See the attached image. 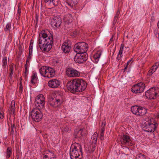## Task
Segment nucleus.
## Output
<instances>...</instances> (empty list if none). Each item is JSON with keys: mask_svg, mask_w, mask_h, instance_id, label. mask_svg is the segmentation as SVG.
<instances>
[{"mask_svg": "<svg viewBox=\"0 0 159 159\" xmlns=\"http://www.w3.org/2000/svg\"><path fill=\"white\" fill-rule=\"evenodd\" d=\"M47 73H46L44 77L50 78L53 77L55 74L54 69L48 66H47Z\"/></svg>", "mask_w": 159, "mask_h": 159, "instance_id": "nucleus-11", "label": "nucleus"}, {"mask_svg": "<svg viewBox=\"0 0 159 159\" xmlns=\"http://www.w3.org/2000/svg\"><path fill=\"white\" fill-rule=\"evenodd\" d=\"M66 73L67 76L70 77H76L80 75V72L72 68L67 69Z\"/></svg>", "mask_w": 159, "mask_h": 159, "instance_id": "nucleus-9", "label": "nucleus"}, {"mask_svg": "<svg viewBox=\"0 0 159 159\" xmlns=\"http://www.w3.org/2000/svg\"><path fill=\"white\" fill-rule=\"evenodd\" d=\"M33 44L32 43L31 44V42H30L29 48V53L31 54H32L33 51Z\"/></svg>", "mask_w": 159, "mask_h": 159, "instance_id": "nucleus-34", "label": "nucleus"}, {"mask_svg": "<svg viewBox=\"0 0 159 159\" xmlns=\"http://www.w3.org/2000/svg\"><path fill=\"white\" fill-rule=\"evenodd\" d=\"M67 16H68V17L69 18V20L70 19L71 20L72 19H74V18L72 17V15L71 14H68L67 15Z\"/></svg>", "mask_w": 159, "mask_h": 159, "instance_id": "nucleus-49", "label": "nucleus"}, {"mask_svg": "<svg viewBox=\"0 0 159 159\" xmlns=\"http://www.w3.org/2000/svg\"><path fill=\"white\" fill-rule=\"evenodd\" d=\"M55 102H57L56 104L57 106L58 105V102H60V100L59 99H57L56 98Z\"/></svg>", "mask_w": 159, "mask_h": 159, "instance_id": "nucleus-54", "label": "nucleus"}, {"mask_svg": "<svg viewBox=\"0 0 159 159\" xmlns=\"http://www.w3.org/2000/svg\"><path fill=\"white\" fill-rule=\"evenodd\" d=\"M157 68V67L156 66H152L151 69V70H150V71L151 70L150 72L151 73V75L156 71Z\"/></svg>", "mask_w": 159, "mask_h": 159, "instance_id": "nucleus-33", "label": "nucleus"}, {"mask_svg": "<svg viewBox=\"0 0 159 159\" xmlns=\"http://www.w3.org/2000/svg\"><path fill=\"white\" fill-rule=\"evenodd\" d=\"M136 159H146V158L144 155L140 153L137 155L136 157Z\"/></svg>", "mask_w": 159, "mask_h": 159, "instance_id": "nucleus-30", "label": "nucleus"}, {"mask_svg": "<svg viewBox=\"0 0 159 159\" xmlns=\"http://www.w3.org/2000/svg\"><path fill=\"white\" fill-rule=\"evenodd\" d=\"M59 0H52L51 3L52 2L54 6H57L59 4Z\"/></svg>", "mask_w": 159, "mask_h": 159, "instance_id": "nucleus-31", "label": "nucleus"}, {"mask_svg": "<svg viewBox=\"0 0 159 159\" xmlns=\"http://www.w3.org/2000/svg\"><path fill=\"white\" fill-rule=\"evenodd\" d=\"M48 155H45L44 157H43V158H48Z\"/></svg>", "mask_w": 159, "mask_h": 159, "instance_id": "nucleus-64", "label": "nucleus"}, {"mask_svg": "<svg viewBox=\"0 0 159 159\" xmlns=\"http://www.w3.org/2000/svg\"><path fill=\"white\" fill-rule=\"evenodd\" d=\"M139 108V107L137 106H133L131 108V111L132 112L133 114L137 115Z\"/></svg>", "mask_w": 159, "mask_h": 159, "instance_id": "nucleus-25", "label": "nucleus"}, {"mask_svg": "<svg viewBox=\"0 0 159 159\" xmlns=\"http://www.w3.org/2000/svg\"><path fill=\"white\" fill-rule=\"evenodd\" d=\"M119 55H119V53H118V56H117V59L118 60H119L120 59L121 57H122V56L119 57Z\"/></svg>", "mask_w": 159, "mask_h": 159, "instance_id": "nucleus-57", "label": "nucleus"}, {"mask_svg": "<svg viewBox=\"0 0 159 159\" xmlns=\"http://www.w3.org/2000/svg\"><path fill=\"white\" fill-rule=\"evenodd\" d=\"M113 36L112 35V37L110 39V42L109 43H110V42H112V41H113Z\"/></svg>", "mask_w": 159, "mask_h": 159, "instance_id": "nucleus-61", "label": "nucleus"}, {"mask_svg": "<svg viewBox=\"0 0 159 159\" xmlns=\"http://www.w3.org/2000/svg\"><path fill=\"white\" fill-rule=\"evenodd\" d=\"M38 79V78L37 77L36 73H33V75L31 76V83L34 84H35V81H37Z\"/></svg>", "mask_w": 159, "mask_h": 159, "instance_id": "nucleus-27", "label": "nucleus"}, {"mask_svg": "<svg viewBox=\"0 0 159 159\" xmlns=\"http://www.w3.org/2000/svg\"><path fill=\"white\" fill-rule=\"evenodd\" d=\"M120 10L119 9H118L115 15V16L114 17V20H115L116 19H118V16L119 15L120 13Z\"/></svg>", "mask_w": 159, "mask_h": 159, "instance_id": "nucleus-36", "label": "nucleus"}, {"mask_svg": "<svg viewBox=\"0 0 159 159\" xmlns=\"http://www.w3.org/2000/svg\"><path fill=\"white\" fill-rule=\"evenodd\" d=\"M63 130L64 131L69 132L70 131V129L68 127L66 126L64 128Z\"/></svg>", "mask_w": 159, "mask_h": 159, "instance_id": "nucleus-44", "label": "nucleus"}, {"mask_svg": "<svg viewBox=\"0 0 159 159\" xmlns=\"http://www.w3.org/2000/svg\"><path fill=\"white\" fill-rule=\"evenodd\" d=\"M104 133L100 132V139L101 140H103L104 139Z\"/></svg>", "mask_w": 159, "mask_h": 159, "instance_id": "nucleus-45", "label": "nucleus"}, {"mask_svg": "<svg viewBox=\"0 0 159 159\" xmlns=\"http://www.w3.org/2000/svg\"><path fill=\"white\" fill-rule=\"evenodd\" d=\"M66 3L69 6L71 7H74V6H75V4H74L73 3H70V0H67V1L66 2Z\"/></svg>", "mask_w": 159, "mask_h": 159, "instance_id": "nucleus-32", "label": "nucleus"}, {"mask_svg": "<svg viewBox=\"0 0 159 159\" xmlns=\"http://www.w3.org/2000/svg\"><path fill=\"white\" fill-rule=\"evenodd\" d=\"M124 48V45L123 44H122L121 45V47L119 50V52L118 53L119 55H121L122 52H123V49Z\"/></svg>", "mask_w": 159, "mask_h": 159, "instance_id": "nucleus-35", "label": "nucleus"}, {"mask_svg": "<svg viewBox=\"0 0 159 159\" xmlns=\"http://www.w3.org/2000/svg\"><path fill=\"white\" fill-rule=\"evenodd\" d=\"M69 21V20H65V21H64L65 25H66L67 24H69V22H68V21Z\"/></svg>", "mask_w": 159, "mask_h": 159, "instance_id": "nucleus-56", "label": "nucleus"}, {"mask_svg": "<svg viewBox=\"0 0 159 159\" xmlns=\"http://www.w3.org/2000/svg\"><path fill=\"white\" fill-rule=\"evenodd\" d=\"M37 108H34L31 111L30 116L33 121L38 122L41 120L43 117L42 113L41 110H37Z\"/></svg>", "mask_w": 159, "mask_h": 159, "instance_id": "nucleus-4", "label": "nucleus"}, {"mask_svg": "<svg viewBox=\"0 0 159 159\" xmlns=\"http://www.w3.org/2000/svg\"><path fill=\"white\" fill-rule=\"evenodd\" d=\"M49 86L52 88H57L60 84V82L56 79L52 80H49L48 83Z\"/></svg>", "mask_w": 159, "mask_h": 159, "instance_id": "nucleus-12", "label": "nucleus"}, {"mask_svg": "<svg viewBox=\"0 0 159 159\" xmlns=\"http://www.w3.org/2000/svg\"><path fill=\"white\" fill-rule=\"evenodd\" d=\"M53 20H59L61 19L60 17L59 16H54L53 18Z\"/></svg>", "mask_w": 159, "mask_h": 159, "instance_id": "nucleus-43", "label": "nucleus"}, {"mask_svg": "<svg viewBox=\"0 0 159 159\" xmlns=\"http://www.w3.org/2000/svg\"><path fill=\"white\" fill-rule=\"evenodd\" d=\"M128 66H127V65L125 67V68H124V71H125L127 69V67H128Z\"/></svg>", "mask_w": 159, "mask_h": 159, "instance_id": "nucleus-60", "label": "nucleus"}, {"mask_svg": "<svg viewBox=\"0 0 159 159\" xmlns=\"http://www.w3.org/2000/svg\"><path fill=\"white\" fill-rule=\"evenodd\" d=\"M52 0H45V3L48 2L49 4L51 3V2Z\"/></svg>", "mask_w": 159, "mask_h": 159, "instance_id": "nucleus-53", "label": "nucleus"}, {"mask_svg": "<svg viewBox=\"0 0 159 159\" xmlns=\"http://www.w3.org/2000/svg\"><path fill=\"white\" fill-rule=\"evenodd\" d=\"M145 87L144 83L140 82L134 85L132 87L131 91L135 93H140L143 91Z\"/></svg>", "mask_w": 159, "mask_h": 159, "instance_id": "nucleus-6", "label": "nucleus"}, {"mask_svg": "<svg viewBox=\"0 0 159 159\" xmlns=\"http://www.w3.org/2000/svg\"><path fill=\"white\" fill-rule=\"evenodd\" d=\"M15 101H12L11 104V106L10 108L8 110V111L9 112L10 116L11 115H15Z\"/></svg>", "mask_w": 159, "mask_h": 159, "instance_id": "nucleus-18", "label": "nucleus"}, {"mask_svg": "<svg viewBox=\"0 0 159 159\" xmlns=\"http://www.w3.org/2000/svg\"><path fill=\"white\" fill-rule=\"evenodd\" d=\"M32 64L33 65H35L37 64L38 62L36 59L35 58H33L32 61Z\"/></svg>", "mask_w": 159, "mask_h": 159, "instance_id": "nucleus-38", "label": "nucleus"}, {"mask_svg": "<svg viewBox=\"0 0 159 159\" xmlns=\"http://www.w3.org/2000/svg\"><path fill=\"white\" fill-rule=\"evenodd\" d=\"M55 100L56 98L52 97L49 98L48 101V104L52 107H56L57 106V102H55Z\"/></svg>", "mask_w": 159, "mask_h": 159, "instance_id": "nucleus-21", "label": "nucleus"}, {"mask_svg": "<svg viewBox=\"0 0 159 159\" xmlns=\"http://www.w3.org/2000/svg\"><path fill=\"white\" fill-rule=\"evenodd\" d=\"M11 27V24H7L6 25V30H10V28Z\"/></svg>", "mask_w": 159, "mask_h": 159, "instance_id": "nucleus-41", "label": "nucleus"}, {"mask_svg": "<svg viewBox=\"0 0 159 159\" xmlns=\"http://www.w3.org/2000/svg\"><path fill=\"white\" fill-rule=\"evenodd\" d=\"M83 129H80L79 130H75L74 133V135L75 138L76 139L79 138L81 139L82 137L84 136L85 134L84 131Z\"/></svg>", "mask_w": 159, "mask_h": 159, "instance_id": "nucleus-13", "label": "nucleus"}, {"mask_svg": "<svg viewBox=\"0 0 159 159\" xmlns=\"http://www.w3.org/2000/svg\"><path fill=\"white\" fill-rule=\"evenodd\" d=\"M27 65H28L27 63V61H26V63L25 64V69H26V70H27Z\"/></svg>", "mask_w": 159, "mask_h": 159, "instance_id": "nucleus-59", "label": "nucleus"}, {"mask_svg": "<svg viewBox=\"0 0 159 159\" xmlns=\"http://www.w3.org/2000/svg\"><path fill=\"white\" fill-rule=\"evenodd\" d=\"M2 110H3V108L2 107H0V112H3V111H2Z\"/></svg>", "mask_w": 159, "mask_h": 159, "instance_id": "nucleus-62", "label": "nucleus"}, {"mask_svg": "<svg viewBox=\"0 0 159 159\" xmlns=\"http://www.w3.org/2000/svg\"><path fill=\"white\" fill-rule=\"evenodd\" d=\"M70 48V46L66 43H64L61 46V49L63 52L65 53L69 52Z\"/></svg>", "mask_w": 159, "mask_h": 159, "instance_id": "nucleus-19", "label": "nucleus"}, {"mask_svg": "<svg viewBox=\"0 0 159 159\" xmlns=\"http://www.w3.org/2000/svg\"><path fill=\"white\" fill-rule=\"evenodd\" d=\"M144 125L143 127L144 130L149 132H153L156 129L157 126L156 125H157V124H153L151 123V119L148 120L145 122Z\"/></svg>", "mask_w": 159, "mask_h": 159, "instance_id": "nucleus-5", "label": "nucleus"}, {"mask_svg": "<svg viewBox=\"0 0 159 159\" xmlns=\"http://www.w3.org/2000/svg\"><path fill=\"white\" fill-rule=\"evenodd\" d=\"M61 23V20H54L51 21V24L52 27L55 26L56 27H58L60 26Z\"/></svg>", "mask_w": 159, "mask_h": 159, "instance_id": "nucleus-23", "label": "nucleus"}, {"mask_svg": "<svg viewBox=\"0 0 159 159\" xmlns=\"http://www.w3.org/2000/svg\"><path fill=\"white\" fill-rule=\"evenodd\" d=\"M71 150H79L80 153L82 154V148L80 144L78 143H74L72 144L70 147V149Z\"/></svg>", "mask_w": 159, "mask_h": 159, "instance_id": "nucleus-15", "label": "nucleus"}, {"mask_svg": "<svg viewBox=\"0 0 159 159\" xmlns=\"http://www.w3.org/2000/svg\"><path fill=\"white\" fill-rule=\"evenodd\" d=\"M73 34L74 35V36H75L77 35L78 33L76 30H75L73 32Z\"/></svg>", "mask_w": 159, "mask_h": 159, "instance_id": "nucleus-51", "label": "nucleus"}, {"mask_svg": "<svg viewBox=\"0 0 159 159\" xmlns=\"http://www.w3.org/2000/svg\"><path fill=\"white\" fill-rule=\"evenodd\" d=\"M97 138H94L93 139V140L94 141V143L90 145V148H91V152H93L94 151L95 149V147L97 146Z\"/></svg>", "mask_w": 159, "mask_h": 159, "instance_id": "nucleus-26", "label": "nucleus"}, {"mask_svg": "<svg viewBox=\"0 0 159 159\" xmlns=\"http://www.w3.org/2000/svg\"><path fill=\"white\" fill-rule=\"evenodd\" d=\"M105 125V124L104 126L100 130V132L104 133V132L105 130V128L104 127Z\"/></svg>", "mask_w": 159, "mask_h": 159, "instance_id": "nucleus-48", "label": "nucleus"}, {"mask_svg": "<svg viewBox=\"0 0 159 159\" xmlns=\"http://www.w3.org/2000/svg\"><path fill=\"white\" fill-rule=\"evenodd\" d=\"M80 150H75L74 151L71 150V149L70 150V154L71 159H73V157H74L75 159L78 158L80 156Z\"/></svg>", "mask_w": 159, "mask_h": 159, "instance_id": "nucleus-16", "label": "nucleus"}, {"mask_svg": "<svg viewBox=\"0 0 159 159\" xmlns=\"http://www.w3.org/2000/svg\"><path fill=\"white\" fill-rule=\"evenodd\" d=\"M11 129H15V131L16 130V128L15 127V124H11Z\"/></svg>", "mask_w": 159, "mask_h": 159, "instance_id": "nucleus-47", "label": "nucleus"}, {"mask_svg": "<svg viewBox=\"0 0 159 159\" xmlns=\"http://www.w3.org/2000/svg\"><path fill=\"white\" fill-rule=\"evenodd\" d=\"M132 59H131L129 61H128L127 62V64H126V65L127 66H128L130 62H131V61H132L133 62V61H132Z\"/></svg>", "mask_w": 159, "mask_h": 159, "instance_id": "nucleus-55", "label": "nucleus"}, {"mask_svg": "<svg viewBox=\"0 0 159 159\" xmlns=\"http://www.w3.org/2000/svg\"><path fill=\"white\" fill-rule=\"evenodd\" d=\"M48 37V34L45 30H43L39 34V46L40 44L46 43V38Z\"/></svg>", "mask_w": 159, "mask_h": 159, "instance_id": "nucleus-10", "label": "nucleus"}, {"mask_svg": "<svg viewBox=\"0 0 159 159\" xmlns=\"http://www.w3.org/2000/svg\"><path fill=\"white\" fill-rule=\"evenodd\" d=\"M32 56V54L29 53V55L26 59L27 63L29 62V61L30 60Z\"/></svg>", "mask_w": 159, "mask_h": 159, "instance_id": "nucleus-39", "label": "nucleus"}, {"mask_svg": "<svg viewBox=\"0 0 159 159\" xmlns=\"http://www.w3.org/2000/svg\"><path fill=\"white\" fill-rule=\"evenodd\" d=\"M13 67H12V68L10 67V71L11 72L9 75V77H10L11 78V75L13 74Z\"/></svg>", "mask_w": 159, "mask_h": 159, "instance_id": "nucleus-40", "label": "nucleus"}, {"mask_svg": "<svg viewBox=\"0 0 159 159\" xmlns=\"http://www.w3.org/2000/svg\"><path fill=\"white\" fill-rule=\"evenodd\" d=\"M159 66V63H155V65H154L153 66H156L157 67V68Z\"/></svg>", "mask_w": 159, "mask_h": 159, "instance_id": "nucleus-58", "label": "nucleus"}, {"mask_svg": "<svg viewBox=\"0 0 159 159\" xmlns=\"http://www.w3.org/2000/svg\"><path fill=\"white\" fill-rule=\"evenodd\" d=\"M120 141L122 144H125L127 143L130 142L131 140L129 136L124 134L121 137Z\"/></svg>", "mask_w": 159, "mask_h": 159, "instance_id": "nucleus-17", "label": "nucleus"}, {"mask_svg": "<svg viewBox=\"0 0 159 159\" xmlns=\"http://www.w3.org/2000/svg\"><path fill=\"white\" fill-rule=\"evenodd\" d=\"M21 13V8H20V6H18V11H17V14H18V15H20V13Z\"/></svg>", "mask_w": 159, "mask_h": 159, "instance_id": "nucleus-46", "label": "nucleus"}, {"mask_svg": "<svg viewBox=\"0 0 159 159\" xmlns=\"http://www.w3.org/2000/svg\"><path fill=\"white\" fill-rule=\"evenodd\" d=\"M4 117L3 112H0V119H2Z\"/></svg>", "mask_w": 159, "mask_h": 159, "instance_id": "nucleus-52", "label": "nucleus"}, {"mask_svg": "<svg viewBox=\"0 0 159 159\" xmlns=\"http://www.w3.org/2000/svg\"><path fill=\"white\" fill-rule=\"evenodd\" d=\"M70 3H73L74 4H75V5L76 4V3H75L73 1V0H70Z\"/></svg>", "mask_w": 159, "mask_h": 159, "instance_id": "nucleus-63", "label": "nucleus"}, {"mask_svg": "<svg viewBox=\"0 0 159 159\" xmlns=\"http://www.w3.org/2000/svg\"><path fill=\"white\" fill-rule=\"evenodd\" d=\"M87 84L82 79L75 78L69 81L66 86L72 93L82 92L86 89Z\"/></svg>", "mask_w": 159, "mask_h": 159, "instance_id": "nucleus-1", "label": "nucleus"}, {"mask_svg": "<svg viewBox=\"0 0 159 159\" xmlns=\"http://www.w3.org/2000/svg\"><path fill=\"white\" fill-rule=\"evenodd\" d=\"M88 48V44L83 42H80L76 43L74 45V50L77 54L86 53Z\"/></svg>", "mask_w": 159, "mask_h": 159, "instance_id": "nucleus-2", "label": "nucleus"}, {"mask_svg": "<svg viewBox=\"0 0 159 159\" xmlns=\"http://www.w3.org/2000/svg\"><path fill=\"white\" fill-rule=\"evenodd\" d=\"M147 113V110L145 108H142L141 107H140L139 109V111L137 115L139 116H142L145 115Z\"/></svg>", "mask_w": 159, "mask_h": 159, "instance_id": "nucleus-20", "label": "nucleus"}, {"mask_svg": "<svg viewBox=\"0 0 159 159\" xmlns=\"http://www.w3.org/2000/svg\"><path fill=\"white\" fill-rule=\"evenodd\" d=\"M101 54V52H98L97 53L95 54L94 55V58L95 59V62L96 63H97L98 62L99 58H100Z\"/></svg>", "mask_w": 159, "mask_h": 159, "instance_id": "nucleus-28", "label": "nucleus"}, {"mask_svg": "<svg viewBox=\"0 0 159 159\" xmlns=\"http://www.w3.org/2000/svg\"><path fill=\"white\" fill-rule=\"evenodd\" d=\"M3 66H5L7 64V57H4L3 59Z\"/></svg>", "mask_w": 159, "mask_h": 159, "instance_id": "nucleus-37", "label": "nucleus"}, {"mask_svg": "<svg viewBox=\"0 0 159 159\" xmlns=\"http://www.w3.org/2000/svg\"><path fill=\"white\" fill-rule=\"evenodd\" d=\"M15 131V129H11V132L10 133V134L11 135L12 137H13V135L14 134V131Z\"/></svg>", "mask_w": 159, "mask_h": 159, "instance_id": "nucleus-50", "label": "nucleus"}, {"mask_svg": "<svg viewBox=\"0 0 159 159\" xmlns=\"http://www.w3.org/2000/svg\"><path fill=\"white\" fill-rule=\"evenodd\" d=\"M11 154V149L9 148H8L7 150V156L6 157L7 158H9Z\"/></svg>", "mask_w": 159, "mask_h": 159, "instance_id": "nucleus-29", "label": "nucleus"}, {"mask_svg": "<svg viewBox=\"0 0 159 159\" xmlns=\"http://www.w3.org/2000/svg\"><path fill=\"white\" fill-rule=\"evenodd\" d=\"M88 57L87 53L77 54L74 58V60L75 62L81 64L86 61Z\"/></svg>", "mask_w": 159, "mask_h": 159, "instance_id": "nucleus-7", "label": "nucleus"}, {"mask_svg": "<svg viewBox=\"0 0 159 159\" xmlns=\"http://www.w3.org/2000/svg\"><path fill=\"white\" fill-rule=\"evenodd\" d=\"M20 87H19V90L21 92V93H22L23 91V86L22 84L21 81L20 82Z\"/></svg>", "mask_w": 159, "mask_h": 159, "instance_id": "nucleus-42", "label": "nucleus"}, {"mask_svg": "<svg viewBox=\"0 0 159 159\" xmlns=\"http://www.w3.org/2000/svg\"><path fill=\"white\" fill-rule=\"evenodd\" d=\"M47 66H44L40 68L39 70L40 73L44 77L47 70Z\"/></svg>", "mask_w": 159, "mask_h": 159, "instance_id": "nucleus-22", "label": "nucleus"}, {"mask_svg": "<svg viewBox=\"0 0 159 159\" xmlns=\"http://www.w3.org/2000/svg\"><path fill=\"white\" fill-rule=\"evenodd\" d=\"M52 47V45L48 43H43L42 46L39 45L40 49L45 52H48L51 49Z\"/></svg>", "mask_w": 159, "mask_h": 159, "instance_id": "nucleus-14", "label": "nucleus"}, {"mask_svg": "<svg viewBox=\"0 0 159 159\" xmlns=\"http://www.w3.org/2000/svg\"><path fill=\"white\" fill-rule=\"evenodd\" d=\"M34 103L36 108L38 110H41L44 107L45 103V98L43 94L38 95L36 98Z\"/></svg>", "mask_w": 159, "mask_h": 159, "instance_id": "nucleus-3", "label": "nucleus"}, {"mask_svg": "<svg viewBox=\"0 0 159 159\" xmlns=\"http://www.w3.org/2000/svg\"><path fill=\"white\" fill-rule=\"evenodd\" d=\"M46 43H50L51 45H52L53 42V35L50 34V35L48 36L46 38Z\"/></svg>", "mask_w": 159, "mask_h": 159, "instance_id": "nucleus-24", "label": "nucleus"}, {"mask_svg": "<svg viewBox=\"0 0 159 159\" xmlns=\"http://www.w3.org/2000/svg\"><path fill=\"white\" fill-rule=\"evenodd\" d=\"M155 87H152L146 92L145 95L147 98L149 97L150 99H154L156 98L157 93L156 91Z\"/></svg>", "mask_w": 159, "mask_h": 159, "instance_id": "nucleus-8", "label": "nucleus"}]
</instances>
